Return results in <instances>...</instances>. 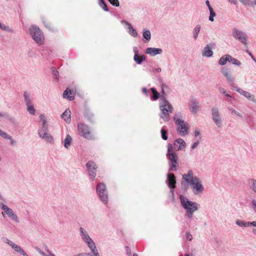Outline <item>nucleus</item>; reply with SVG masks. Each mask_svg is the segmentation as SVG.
<instances>
[{
	"label": "nucleus",
	"instance_id": "obj_1",
	"mask_svg": "<svg viewBox=\"0 0 256 256\" xmlns=\"http://www.w3.org/2000/svg\"><path fill=\"white\" fill-rule=\"evenodd\" d=\"M182 184L184 186H190L193 194L196 196L200 195L204 190L202 180L194 176L192 170L182 174Z\"/></svg>",
	"mask_w": 256,
	"mask_h": 256
},
{
	"label": "nucleus",
	"instance_id": "obj_2",
	"mask_svg": "<svg viewBox=\"0 0 256 256\" xmlns=\"http://www.w3.org/2000/svg\"><path fill=\"white\" fill-rule=\"evenodd\" d=\"M179 198L180 206L185 210L186 216L190 219L192 218L194 213L199 210L200 204L182 194L180 196Z\"/></svg>",
	"mask_w": 256,
	"mask_h": 256
},
{
	"label": "nucleus",
	"instance_id": "obj_3",
	"mask_svg": "<svg viewBox=\"0 0 256 256\" xmlns=\"http://www.w3.org/2000/svg\"><path fill=\"white\" fill-rule=\"evenodd\" d=\"M173 120L176 125L178 134L182 136L188 135L189 133V124L183 120L182 113L180 112H176L174 116Z\"/></svg>",
	"mask_w": 256,
	"mask_h": 256
},
{
	"label": "nucleus",
	"instance_id": "obj_4",
	"mask_svg": "<svg viewBox=\"0 0 256 256\" xmlns=\"http://www.w3.org/2000/svg\"><path fill=\"white\" fill-rule=\"evenodd\" d=\"M161 102L160 104V117L164 122L169 121L170 119V113H172L174 110L172 105L167 100L164 96H160Z\"/></svg>",
	"mask_w": 256,
	"mask_h": 256
},
{
	"label": "nucleus",
	"instance_id": "obj_5",
	"mask_svg": "<svg viewBox=\"0 0 256 256\" xmlns=\"http://www.w3.org/2000/svg\"><path fill=\"white\" fill-rule=\"evenodd\" d=\"M168 152L166 153V157L170 160V171H175L176 170V166L178 165V155L172 148L171 144H168L167 146Z\"/></svg>",
	"mask_w": 256,
	"mask_h": 256
},
{
	"label": "nucleus",
	"instance_id": "obj_6",
	"mask_svg": "<svg viewBox=\"0 0 256 256\" xmlns=\"http://www.w3.org/2000/svg\"><path fill=\"white\" fill-rule=\"evenodd\" d=\"M29 31L30 35L36 42L39 45L44 44V35L38 26L32 25L30 27Z\"/></svg>",
	"mask_w": 256,
	"mask_h": 256
},
{
	"label": "nucleus",
	"instance_id": "obj_7",
	"mask_svg": "<svg viewBox=\"0 0 256 256\" xmlns=\"http://www.w3.org/2000/svg\"><path fill=\"white\" fill-rule=\"evenodd\" d=\"M0 206L3 211L2 214L4 216L5 215H6L8 217L14 222L17 224L20 222V219L19 217L12 209L9 208L1 202H0Z\"/></svg>",
	"mask_w": 256,
	"mask_h": 256
},
{
	"label": "nucleus",
	"instance_id": "obj_8",
	"mask_svg": "<svg viewBox=\"0 0 256 256\" xmlns=\"http://www.w3.org/2000/svg\"><path fill=\"white\" fill-rule=\"evenodd\" d=\"M232 36L236 40L242 43L244 46H248V36L244 31L236 28L232 30Z\"/></svg>",
	"mask_w": 256,
	"mask_h": 256
},
{
	"label": "nucleus",
	"instance_id": "obj_9",
	"mask_svg": "<svg viewBox=\"0 0 256 256\" xmlns=\"http://www.w3.org/2000/svg\"><path fill=\"white\" fill-rule=\"evenodd\" d=\"M96 190L100 200L104 204H107L108 202V196L106 184L102 182L99 183L96 186Z\"/></svg>",
	"mask_w": 256,
	"mask_h": 256
},
{
	"label": "nucleus",
	"instance_id": "obj_10",
	"mask_svg": "<svg viewBox=\"0 0 256 256\" xmlns=\"http://www.w3.org/2000/svg\"><path fill=\"white\" fill-rule=\"evenodd\" d=\"M212 119L218 128H222V118L218 108L213 107L211 109Z\"/></svg>",
	"mask_w": 256,
	"mask_h": 256
},
{
	"label": "nucleus",
	"instance_id": "obj_11",
	"mask_svg": "<svg viewBox=\"0 0 256 256\" xmlns=\"http://www.w3.org/2000/svg\"><path fill=\"white\" fill-rule=\"evenodd\" d=\"M78 130L79 134L83 138L88 140H92L94 138L90 128L87 125L83 123L78 124Z\"/></svg>",
	"mask_w": 256,
	"mask_h": 256
},
{
	"label": "nucleus",
	"instance_id": "obj_12",
	"mask_svg": "<svg viewBox=\"0 0 256 256\" xmlns=\"http://www.w3.org/2000/svg\"><path fill=\"white\" fill-rule=\"evenodd\" d=\"M24 102L26 106V110L31 115H34L36 114V110L34 108L32 100L29 94L27 92H24Z\"/></svg>",
	"mask_w": 256,
	"mask_h": 256
},
{
	"label": "nucleus",
	"instance_id": "obj_13",
	"mask_svg": "<svg viewBox=\"0 0 256 256\" xmlns=\"http://www.w3.org/2000/svg\"><path fill=\"white\" fill-rule=\"evenodd\" d=\"M166 183L168 186L170 188L172 196L174 197V188L176 185V178L173 174L168 173L167 174V179Z\"/></svg>",
	"mask_w": 256,
	"mask_h": 256
},
{
	"label": "nucleus",
	"instance_id": "obj_14",
	"mask_svg": "<svg viewBox=\"0 0 256 256\" xmlns=\"http://www.w3.org/2000/svg\"><path fill=\"white\" fill-rule=\"evenodd\" d=\"M48 128H46V130L42 128H40L38 130V134L39 136L49 143H52L54 142L53 137L48 132Z\"/></svg>",
	"mask_w": 256,
	"mask_h": 256
},
{
	"label": "nucleus",
	"instance_id": "obj_15",
	"mask_svg": "<svg viewBox=\"0 0 256 256\" xmlns=\"http://www.w3.org/2000/svg\"><path fill=\"white\" fill-rule=\"evenodd\" d=\"M86 166L90 178L94 180L96 174L97 167L96 164L92 161H89L87 162Z\"/></svg>",
	"mask_w": 256,
	"mask_h": 256
},
{
	"label": "nucleus",
	"instance_id": "obj_16",
	"mask_svg": "<svg viewBox=\"0 0 256 256\" xmlns=\"http://www.w3.org/2000/svg\"><path fill=\"white\" fill-rule=\"evenodd\" d=\"M121 24L125 26V28L127 30L128 34L133 38H136L138 33L136 28H134L132 24L126 20H122Z\"/></svg>",
	"mask_w": 256,
	"mask_h": 256
},
{
	"label": "nucleus",
	"instance_id": "obj_17",
	"mask_svg": "<svg viewBox=\"0 0 256 256\" xmlns=\"http://www.w3.org/2000/svg\"><path fill=\"white\" fill-rule=\"evenodd\" d=\"M188 107L190 112L194 114H196L200 110V102L194 98L190 100Z\"/></svg>",
	"mask_w": 256,
	"mask_h": 256
},
{
	"label": "nucleus",
	"instance_id": "obj_18",
	"mask_svg": "<svg viewBox=\"0 0 256 256\" xmlns=\"http://www.w3.org/2000/svg\"><path fill=\"white\" fill-rule=\"evenodd\" d=\"M234 90L236 92H238L240 94L244 96L248 100H250L252 102H256V100L254 96L248 92L246 91V90H242V88H240L237 86L234 87Z\"/></svg>",
	"mask_w": 256,
	"mask_h": 256
},
{
	"label": "nucleus",
	"instance_id": "obj_19",
	"mask_svg": "<svg viewBox=\"0 0 256 256\" xmlns=\"http://www.w3.org/2000/svg\"><path fill=\"white\" fill-rule=\"evenodd\" d=\"M221 72L222 75L226 78L227 82L230 84H234V78L232 76L230 70L226 67L221 68Z\"/></svg>",
	"mask_w": 256,
	"mask_h": 256
},
{
	"label": "nucleus",
	"instance_id": "obj_20",
	"mask_svg": "<svg viewBox=\"0 0 256 256\" xmlns=\"http://www.w3.org/2000/svg\"><path fill=\"white\" fill-rule=\"evenodd\" d=\"M84 243L90 248L91 252L94 254L95 256H100V254L96 248V243L92 238L88 240H86L84 242Z\"/></svg>",
	"mask_w": 256,
	"mask_h": 256
},
{
	"label": "nucleus",
	"instance_id": "obj_21",
	"mask_svg": "<svg viewBox=\"0 0 256 256\" xmlns=\"http://www.w3.org/2000/svg\"><path fill=\"white\" fill-rule=\"evenodd\" d=\"M186 146V143L184 140L181 138H178L174 141L172 148L174 150L178 151L184 149Z\"/></svg>",
	"mask_w": 256,
	"mask_h": 256
},
{
	"label": "nucleus",
	"instance_id": "obj_22",
	"mask_svg": "<svg viewBox=\"0 0 256 256\" xmlns=\"http://www.w3.org/2000/svg\"><path fill=\"white\" fill-rule=\"evenodd\" d=\"M213 44H212L206 46L202 51V54L203 56L210 58L213 55Z\"/></svg>",
	"mask_w": 256,
	"mask_h": 256
},
{
	"label": "nucleus",
	"instance_id": "obj_23",
	"mask_svg": "<svg viewBox=\"0 0 256 256\" xmlns=\"http://www.w3.org/2000/svg\"><path fill=\"white\" fill-rule=\"evenodd\" d=\"M145 52L146 54L154 56L162 54V50L160 48H146Z\"/></svg>",
	"mask_w": 256,
	"mask_h": 256
},
{
	"label": "nucleus",
	"instance_id": "obj_24",
	"mask_svg": "<svg viewBox=\"0 0 256 256\" xmlns=\"http://www.w3.org/2000/svg\"><path fill=\"white\" fill-rule=\"evenodd\" d=\"M79 232L80 238L84 242L92 238L88 232L82 227L80 228Z\"/></svg>",
	"mask_w": 256,
	"mask_h": 256
},
{
	"label": "nucleus",
	"instance_id": "obj_25",
	"mask_svg": "<svg viewBox=\"0 0 256 256\" xmlns=\"http://www.w3.org/2000/svg\"><path fill=\"white\" fill-rule=\"evenodd\" d=\"M236 224L240 227H248L250 226L256 227V221L246 222L240 220H236Z\"/></svg>",
	"mask_w": 256,
	"mask_h": 256
},
{
	"label": "nucleus",
	"instance_id": "obj_26",
	"mask_svg": "<svg viewBox=\"0 0 256 256\" xmlns=\"http://www.w3.org/2000/svg\"><path fill=\"white\" fill-rule=\"evenodd\" d=\"M61 118L66 123L70 124L71 122L70 119V111L67 109L61 115Z\"/></svg>",
	"mask_w": 256,
	"mask_h": 256
},
{
	"label": "nucleus",
	"instance_id": "obj_27",
	"mask_svg": "<svg viewBox=\"0 0 256 256\" xmlns=\"http://www.w3.org/2000/svg\"><path fill=\"white\" fill-rule=\"evenodd\" d=\"M151 32L148 28H144L142 31V36L144 38V42H148L151 39Z\"/></svg>",
	"mask_w": 256,
	"mask_h": 256
},
{
	"label": "nucleus",
	"instance_id": "obj_28",
	"mask_svg": "<svg viewBox=\"0 0 256 256\" xmlns=\"http://www.w3.org/2000/svg\"><path fill=\"white\" fill-rule=\"evenodd\" d=\"M134 60L137 64H140L143 61L146 60V57L143 54H134Z\"/></svg>",
	"mask_w": 256,
	"mask_h": 256
},
{
	"label": "nucleus",
	"instance_id": "obj_29",
	"mask_svg": "<svg viewBox=\"0 0 256 256\" xmlns=\"http://www.w3.org/2000/svg\"><path fill=\"white\" fill-rule=\"evenodd\" d=\"M201 26L200 24H196L194 28L192 30L193 38L194 40L198 39V34L200 30Z\"/></svg>",
	"mask_w": 256,
	"mask_h": 256
},
{
	"label": "nucleus",
	"instance_id": "obj_30",
	"mask_svg": "<svg viewBox=\"0 0 256 256\" xmlns=\"http://www.w3.org/2000/svg\"><path fill=\"white\" fill-rule=\"evenodd\" d=\"M39 118L42 123V127L40 128H44L45 130L46 128H48V122L45 115L44 114H40Z\"/></svg>",
	"mask_w": 256,
	"mask_h": 256
},
{
	"label": "nucleus",
	"instance_id": "obj_31",
	"mask_svg": "<svg viewBox=\"0 0 256 256\" xmlns=\"http://www.w3.org/2000/svg\"><path fill=\"white\" fill-rule=\"evenodd\" d=\"M248 184L249 188L254 192L256 193V179L250 178L248 180Z\"/></svg>",
	"mask_w": 256,
	"mask_h": 256
},
{
	"label": "nucleus",
	"instance_id": "obj_32",
	"mask_svg": "<svg viewBox=\"0 0 256 256\" xmlns=\"http://www.w3.org/2000/svg\"><path fill=\"white\" fill-rule=\"evenodd\" d=\"M162 92V96H166L170 94V89L169 86L165 84H162L161 86Z\"/></svg>",
	"mask_w": 256,
	"mask_h": 256
},
{
	"label": "nucleus",
	"instance_id": "obj_33",
	"mask_svg": "<svg viewBox=\"0 0 256 256\" xmlns=\"http://www.w3.org/2000/svg\"><path fill=\"white\" fill-rule=\"evenodd\" d=\"M72 142V138L70 134H68L64 141V145L65 148H68Z\"/></svg>",
	"mask_w": 256,
	"mask_h": 256
},
{
	"label": "nucleus",
	"instance_id": "obj_34",
	"mask_svg": "<svg viewBox=\"0 0 256 256\" xmlns=\"http://www.w3.org/2000/svg\"><path fill=\"white\" fill-rule=\"evenodd\" d=\"M73 93L70 90H68V88H67L63 94V97L65 98H68L70 100H72L74 99V96H70L72 95Z\"/></svg>",
	"mask_w": 256,
	"mask_h": 256
},
{
	"label": "nucleus",
	"instance_id": "obj_35",
	"mask_svg": "<svg viewBox=\"0 0 256 256\" xmlns=\"http://www.w3.org/2000/svg\"><path fill=\"white\" fill-rule=\"evenodd\" d=\"M228 109L231 114L240 118L242 117V115L232 107L230 106Z\"/></svg>",
	"mask_w": 256,
	"mask_h": 256
},
{
	"label": "nucleus",
	"instance_id": "obj_36",
	"mask_svg": "<svg viewBox=\"0 0 256 256\" xmlns=\"http://www.w3.org/2000/svg\"><path fill=\"white\" fill-rule=\"evenodd\" d=\"M12 248H13L16 252L19 253L20 254L23 255V254L25 252L24 250L20 246L14 243V244L12 246Z\"/></svg>",
	"mask_w": 256,
	"mask_h": 256
},
{
	"label": "nucleus",
	"instance_id": "obj_37",
	"mask_svg": "<svg viewBox=\"0 0 256 256\" xmlns=\"http://www.w3.org/2000/svg\"><path fill=\"white\" fill-rule=\"evenodd\" d=\"M228 58H229L228 62L232 63L234 65L236 66H240L241 65V62L240 60L232 58L230 55H229Z\"/></svg>",
	"mask_w": 256,
	"mask_h": 256
},
{
	"label": "nucleus",
	"instance_id": "obj_38",
	"mask_svg": "<svg viewBox=\"0 0 256 256\" xmlns=\"http://www.w3.org/2000/svg\"><path fill=\"white\" fill-rule=\"evenodd\" d=\"M228 56L229 54H226L221 57L219 60L218 64L222 66L225 65L226 62L229 60V58H228Z\"/></svg>",
	"mask_w": 256,
	"mask_h": 256
},
{
	"label": "nucleus",
	"instance_id": "obj_39",
	"mask_svg": "<svg viewBox=\"0 0 256 256\" xmlns=\"http://www.w3.org/2000/svg\"><path fill=\"white\" fill-rule=\"evenodd\" d=\"M150 90L152 92V93L153 94V96H152V99L154 100H156L158 99V98H160V96H162V95L160 96V93H158L156 90L154 88H150Z\"/></svg>",
	"mask_w": 256,
	"mask_h": 256
},
{
	"label": "nucleus",
	"instance_id": "obj_40",
	"mask_svg": "<svg viewBox=\"0 0 256 256\" xmlns=\"http://www.w3.org/2000/svg\"><path fill=\"white\" fill-rule=\"evenodd\" d=\"M98 4L99 6L105 12H108L109 10L107 6V5L104 0H98Z\"/></svg>",
	"mask_w": 256,
	"mask_h": 256
},
{
	"label": "nucleus",
	"instance_id": "obj_41",
	"mask_svg": "<svg viewBox=\"0 0 256 256\" xmlns=\"http://www.w3.org/2000/svg\"><path fill=\"white\" fill-rule=\"evenodd\" d=\"M240 2L245 6H252V2L250 0H238Z\"/></svg>",
	"mask_w": 256,
	"mask_h": 256
},
{
	"label": "nucleus",
	"instance_id": "obj_42",
	"mask_svg": "<svg viewBox=\"0 0 256 256\" xmlns=\"http://www.w3.org/2000/svg\"><path fill=\"white\" fill-rule=\"evenodd\" d=\"M162 138L164 140H168V136H167V132L164 129V127H163L160 130Z\"/></svg>",
	"mask_w": 256,
	"mask_h": 256
},
{
	"label": "nucleus",
	"instance_id": "obj_43",
	"mask_svg": "<svg viewBox=\"0 0 256 256\" xmlns=\"http://www.w3.org/2000/svg\"><path fill=\"white\" fill-rule=\"evenodd\" d=\"M42 22L44 26L48 30H52V26L50 23L46 18L42 19Z\"/></svg>",
	"mask_w": 256,
	"mask_h": 256
},
{
	"label": "nucleus",
	"instance_id": "obj_44",
	"mask_svg": "<svg viewBox=\"0 0 256 256\" xmlns=\"http://www.w3.org/2000/svg\"><path fill=\"white\" fill-rule=\"evenodd\" d=\"M210 14L208 18V20L212 22L214 21V18L216 16V12H214V10H211L210 11Z\"/></svg>",
	"mask_w": 256,
	"mask_h": 256
},
{
	"label": "nucleus",
	"instance_id": "obj_45",
	"mask_svg": "<svg viewBox=\"0 0 256 256\" xmlns=\"http://www.w3.org/2000/svg\"><path fill=\"white\" fill-rule=\"evenodd\" d=\"M108 1L112 6L116 7L120 6V2L118 0H108Z\"/></svg>",
	"mask_w": 256,
	"mask_h": 256
},
{
	"label": "nucleus",
	"instance_id": "obj_46",
	"mask_svg": "<svg viewBox=\"0 0 256 256\" xmlns=\"http://www.w3.org/2000/svg\"><path fill=\"white\" fill-rule=\"evenodd\" d=\"M74 256H95L94 254L92 252H82L76 254Z\"/></svg>",
	"mask_w": 256,
	"mask_h": 256
},
{
	"label": "nucleus",
	"instance_id": "obj_47",
	"mask_svg": "<svg viewBox=\"0 0 256 256\" xmlns=\"http://www.w3.org/2000/svg\"><path fill=\"white\" fill-rule=\"evenodd\" d=\"M0 136L4 138L6 140H9V138H10V137L11 136L10 135L2 130H1V132H0Z\"/></svg>",
	"mask_w": 256,
	"mask_h": 256
},
{
	"label": "nucleus",
	"instance_id": "obj_48",
	"mask_svg": "<svg viewBox=\"0 0 256 256\" xmlns=\"http://www.w3.org/2000/svg\"><path fill=\"white\" fill-rule=\"evenodd\" d=\"M0 136L4 138L6 140H9V138H10V137L11 136L10 135L2 130H1V132H0Z\"/></svg>",
	"mask_w": 256,
	"mask_h": 256
},
{
	"label": "nucleus",
	"instance_id": "obj_49",
	"mask_svg": "<svg viewBox=\"0 0 256 256\" xmlns=\"http://www.w3.org/2000/svg\"><path fill=\"white\" fill-rule=\"evenodd\" d=\"M3 242L5 244H8L11 247L12 246V245L14 244V242H13L12 241H11L8 238H4V240H3Z\"/></svg>",
	"mask_w": 256,
	"mask_h": 256
},
{
	"label": "nucleus",
	"instance_id": "obj_50",
	"mask_svg": "<svg viewBox=\"0 0 256 256\" xmlns=\"http://www.w3.org/2000/svg\"><path fill=\"white\" fill-rule=\"evenodd\" d=\"M252 208L255 213H256V200H252L251 202Z\"/></svg>",
	"mask_w": 256,
	"mask_h": 256
},
{
	"label": "nucleus",
	"instance_id": "obj_51",
	"mask_svg": "<svg viewBox=\"0 0 256 256\" xmlns=\"http://www.w3.org/2000/svg\"><path fill=\"white\" fill-rule=\"evenodd\" d=\"M0 28L6 31H10V28L8 26H6L4 24H2L0 22Z\"/></svg>",
	"mask_w": 256,
	"mask_h": 256
},
{
	"label": "nucleus",
	"instance_id": "obj_52",
	"mask_svg": "<svg viewBox=\"0 0 256 256\" xmlns=\"http://www.w3.org/2000/svg\"><path fill=\"white\" fill-rule=\"evenodd\" d=\"M186 238L190 241L192 240V236L190 232H186Z\"/></svg>",
	"mask_w": 256,
	"mask_h": 256
},
{
	"label": "nucleus",
	"instance_id": "obj_53",
	"mask_svg": "<svg viewBox=\"0 0 256 256\" xmlns=\"http://www.w3.org/2000/svg\"><path fill=\"white\" fill-rule=\"evenodd\" d=\"M206 6H208V10H209V11H210L211 10H213L212 8V6H210V3L209 0H206Z\"/></svg>",
	"mask_w": 256,
	"mask_h": 256
},
{
	"label": "nucleus",
	"instance_id": "obj_54",
	"mask_svg": "<svg viewBox=\"0 0 256 256\" xmlns=\"http://www.w3.org/2000/svg\"><path fill=\"white\" fill-rule=\"evenodd\" d=\"M246 52L248 54V55L251 57L252 59L255 62H256V58L254 56L252 55V54L248 50H246Z\"/></svg>",
	"mask_w": 256,
	"mask_h": 256
},
{
	"label": "nucleus",
	"instance_id": "obj_55",
	"mask_svg": "<svg viewBox=\"0 0 256 256\" xmlns=\"http://www.w3.org/2000/svg\"><path fill=\"white\" fill-rule=\"evenodd\" d=\"M231 4L236 5L238 4V0H227Z\"/></svg>",
	"mask_w": 256,
	"mask_h": 256
},
{
	"label": "nucleus",
	"instance_id": "obj_56",
	"mask_svg": "<svg viewBox=\"0 0 256 256\" xmlns=\"http://www.w3.org/2000/svg\"><path fill=\"white\" fill-rule=\"evenodd\" d=\"M8 140H10L11 145L15 146L16 144V142L12 138V136L10 137V138H9Z\"/></svg>",
	"mask_w": 256,
	"mask_h": 256
},
{
	"label": "nucleus",
	"instance_id": "obj_57",
	"mask_svg": "<svg viewBox=\"0 0 256 256\" xmlns=\"http://www.w3.org/2000/svg\"><path fill=\"white\" fill-rule=\"evenodd\" d=\"M162 71V69L160 68V67H156V68H155L154 70H153V72H157V73H160V72Z\"/></svg>",
	"mask_w": 256,
	"mask_h": 256
},
{
	"label": "nucleus",
	"instance_id": "obj_58",
	"mask_svg": "<svg viewBox=\"0 0 256 256\" xmlns=\"http://www.w3.org/2000/svg\"><path fill=\"white\" fill-rule=\"evenodd\" d=\"M198 144H199V142L198 141H197V142H194L192 145V146H191L192 149V150L194 149L196 147H197V146H198Z\"/></svg>",
	"mask_w": 256,
	"mask_h": 256
},
{
	"label": "nucleus",
	"instance_id": "obj_59",
	"mask_svg": "<svg viewBox=\"0 0 256 256\" xmlns=\"http://www.w3.org/2000/svg\"><path fill=\"white\" fill-rule=\"evenodd\" d=\"M218 90H219L220 92V93L222 94H225L226 93V90H224V88H222V87H220L218 88Z\"/></svg>",
	"mask_w": 256,
	"mask_h": 256
},
{
	"label": "nucleus",
	"instance_id": "obj_60",
	"mask_svg": "<svg viewBox=\"0 0 256 256\" xmlns=\"http://www.w3.org/2000/svg\"><path fill=\"white\" fill-rule=\"evenodd\" d=\"M133 51H134V53L135 54H138L139 51L136 46H134L133 48Z\"/></svg>",
	"mask_w": 256,
	"mask_h": 256
},
{
	"label": "nucleus",
	"instance_id": "obj_61",
	"mask_svg": "<svg viewBox=\"0 0 256 256\" xmlns=\"http://www.w3.org/2000/svg\"><path fill=\"white\" fill-rule=\"evenodd\" d=\"M200 135V132L198 130H196L194 131V136L197 137Z\"/></svg>",
	"mask_w": 256,
	"mask_h": 256
},
{
	"label": "nucleus",
	"instance_id": "obj_62",
	"mask_svg": "<svg viewBox=\"0 0 256 256\" xmlns=\"http://www.w3.org/2000/svg\"><path fill=\"white\" fill-rule=\"evenodd\" d=\"M142 92L144 94H146V96H148V90L146 88H142Z\"/></svg>",
	"mask_w": 256,
	"mask_h": 256
},
{
	"label": "nucleus",
	"instance_id": "obj_63",
	"mask_svg": "<svg viewBox=\"0 0 256 256\" xmlns=\"http://www.w3.org/2000/svg\"><path fill=\"white\" fill-rule=\"evenodd\" d=\"M53 74L54 75V76L56 78L57 75L58 74V72L56 70H53Z\"/></svg>",
	"mask_w": 256,
	"mask_h": 256
},
{
	"label": "nucleus",
	"instance_id": "obj_64",
	"mask_svg": "<svg viewBox=\"0 0 256 256\" xmlns=\"http://www.w3.org/2000/svg\"><path fill=\"white\" fill-rule=\"evenodd\" d=\"M252 234L256 236V229L255 228H254L252 230Z\"/></svg>",
	"mask_w": 256,
	"mask_h": 256
}]
</instances>
